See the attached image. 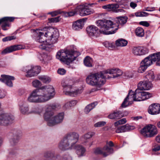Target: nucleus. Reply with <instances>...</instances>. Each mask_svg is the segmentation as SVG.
<instances>
[{
  "instance_id": "obj_51",
  "label": "nucleus",
  "mask_w": 160,
  "mask_h": 160,
  "mask_svg": "<svg viewBox=\"0 0 160 160\" xmlns=\"http://www.w3.org/2000/svg\"><path fill=\"white\" fill-rule=\"evenodd\" d=\"M61 13V12L60 10H57L53 12H49L48 13V14L51 15L52 17H54Z\"/></svg>"
},
{
  "instance_id": "obj_33",
  "label": "nucleus",
  "mask_w": 160,
  "mask_h": 160,
  "mask_svg": "<svg viewBox=\"0 0 160 160\" xmlns=\"http://www.w3.org/2000/svg\"><path fill=\"white\" fill-rule=\"evenodd\" d=\"M44 156L46 158L52 157V160H59V157L53 156V154L50 151H47L44 154Z\"/></svg>"
},
{
  "instance_id": "obj_11",
  "label": "nucleus",
  "mask_w": 160,
  "mask_h": 160,
  "mask_svg": "<svg viewBox=\"0 0 160 160\" xmlns=\"http://www.w3.org/2000/svg\"><path fill=\"white\" fill-rule=\"evenodd\" d=\"M62 85L63 88V92L66 95L74 97L81 93L83 91L82 89L77 90L74 91H71L72 86L67 81L62 82Z\"/></svg>"
},
{
  "instance_id": "obj_54",
  "label": "nucleus",
  "mask_w": 160,
  "mask_h": 160,
  "mask_svg": "<svg viewBox=\"0 0 160 160\" xmlns=\"http://www.w3.org/2000/svg\"><path fill=\"white\" fill-rule=\"evenodd\" d=\"M112 4H108L107 5H105L102 6V8L104 9H107L108 10L111 11Z\"/></svg>"
},
{
  "instance_id": "obj_5",
  "label": "nucleus",
  "mask_w": 160,
  "mask_h": 160,
  "mask_svg": "<svg viewBox=\"0 0 160 160\" xmlns=\"http://www.w3.org/2000/svg\"><path fill=\"white\" fill-rule=\"evenodd\" d=\"M54 108L52 106H47L43 115L44 120L47 122L49 126H54L62 122L64 118V114L63 112L53 116Z\"/></svg>"
},
{
  "instance_id": "obj_41",
  "label": "nucleus",
  "mask_w": 160,
  "mask_h": 160,
  "mask_svg": "<svg viewBox=\"0 0 160 160\" xmlns=\"http://www.w3.org/2000/svg\"><path fill=\"white\" fill-rule=\"evenodd\" d=\"M95 134L93 132H88L84 135V138L85 139H88L91 138Z\"/></svg>"
},
{
  "instance_id": "obj_27",
  "label": "nucleus",
  "mask_w": 160,
  "mask_h": 160,
  "mask_svg": "<svg viewBox=\"0 0 160 160\" xmlns=\"http://www.w3.org/2000/svg\"><path fill=\"white\" fill-rule=\"evenodd\" d=\"M40 60L42 63L46 64L52 59V56L50 54H43L41 55V57L40 58Z\"/></svg>"
},
{
  "instance_id": "obj_53",
  "label": "nucleus",
  "mask_w": 160,
  "mask_h": 160,
  "mask_svg": "<svg viewBox=\"0 0 160 160\" xmlns=\"http://www.w3.org/2000/svg\"><path fill=\"white\" fill-rule=\"evenodd\" d=\"M75 11H71L68 12H66V16H72L74 15L76 13L78 14V13H77V12L76 9Z\"/></svg>"
},
{
  "instance_id": "obj_30",
  "label": "nucleus",
  "mask_w": 160,
  "mask_h": 160,
  "mask_svg": "<svg viewBox=\"0 0 160 160\" xmlns=\"http://www.w3.org/2000/svg\"><path fill=\"white\" fill-rule=\"evenodd\" d=\"M97 104V102H95L92 103L91 104L87 105L84 109L85 113L86 114L88 113L91 110L94 108Z\"/></svg>"
},
{
  "instance_id": "obj_39",
  "label": "nucleus",
  "mask_w": 160,
  "mask_h": 160,
  "mask_svg": "<svg viewBox=\"0 0 160 160\" xmlns=\"http://www.w3.org/2000/svg\"><path fill=\"white\" fill-rule=\"evenodd\" d=\"M140 56L142 55L148 53V50L147 48L144 47H140Z\"/></svg>"
},
{
  "instance_id": "obj_57",
  "label": "nucleus",
  "mask_w": 160,
  "mask_h": 160,
  "mask_svg": "<svg viewBox=\"0 0 160 160\" xmlns=\"http://www.w3.org/2000/svg\"><path fill=\"white\" fill-rule=\"evenodd\" d=\"M157 65L160 66V52H158V61L156 62Z\"/></svg>"
},
{
  "instance_id": "obj_20",
  "label": "nucleus",
  "mask_w": 160,
  "mask_h": 160,
  "mask_svg": "<svg viewBox=\"0 0 160 160\" xmlns=\"http://www.w3.org/2000/svg\"><path fill=\"white\" fill-rule=\"evenodd\" d=\"M134 128H135L134 126L127 124L125 125L118 127L116 130V132L117 133L123 132L133 130Z\"/></svg>"
},
{
  "instance_id": "obj_6",
  "label": "nucleus",
  "mask_w": 160,
  "mask_h": 160,
  "mask_svg": "<svg viewBox=\"0 0 160 160\" xmlns=\"http://www.w3.org/2000/svg\"><path fill=\"white\" fill-rule=\"evenodd\" d=\"M106 78L104 71L91 73L87 77L86 82L90 85L100 88L105 83Z\"/></svg>"
},
{
  "instance_id": "obj_49",
  "label": "nucleus",
  "mask_w": 160,
  "mask_h": 160,
  "mask_svg": "<svg viewBox=\"0 0 160 160\" xmlns=\"http://www.w3.org/2000/svg\"><path fill=\"white\" fill-rule=\"evenodd\" d=\"M76 153L78 157H80L85 155V151H76Z\"/></svg>"
},
{
  "instance_id": "obj_42",
  "label": "nucleus",
  "mask_w": 160,
  "mask_h": 160,
  "mask_svg": "<svg viewBox=\"0 0 160 160\" xmlns=\"http://www.w3.org/2000/svg\"><path fill=\"white\" fill-rule=\"evenodd\" d=\"M127 122L125 118H123L118 121L114 123L115 126H117L120 124H123Z\"/></svg>"
},
{
  "instance_id": "obj_32",
  "label": "nucleus",
  "mask_w": 160,
  "mask_h": 160,
  "mask_svg": "<svg viewBox=\"0 0 160 160\" xmlns=\"http://www.w3.org/2000/svg\"><path fill=\"white\" fill-rule=\"evenodd\" d=\"M78 102L76 100H73L68 102L66 103L63 106V108L64 109H68L70 108L71 107L74 106Z\"/></svg>"
},
{
  "instance_id": "obj_26",
  "label": "nucleus",
  "mask_w": 160,
  "mask_h": 160,
  "mask_svg": "<svg viewBox=\"0 0 160 160\" xmlns=\"http://www.w3.org/2000/svg\"><path fill=\"white\" fill-rule=\"evenodd\" d=\"M128 19L127 16H120L116 18V21L118 25H123L127 22Z\"/></svg>"
},
{
  "instance_id": "obj_8",
  "label": "nucleus",
  "mask_w": 160,
  "mask_h": 160,
  "mask_svg": "<svg viewBox=\"0 0 160 160\" xmlns=\"http://www.w3.org/2000/svg\"><path fill=\"white\" fill-rule=\"evenodd\" d=\"M80 55V53L77 51L62 49L58 52L56 58L61 62L68 65Z\"/></svg>"
},
{
  "instance_id": "obj_46",
  "label": "nucleus",
  "mask_w": 160,
  "mask_h": 160,
  "mask_svg": "<svg viewBox=\"0 0 160 160\" xmlns=\"http://www.w3.org/2000/svg\"><path fill=\"white\" fill-rule=\"evenodd\" d=\"M132 75L130 72H125L123 73L122 75V77L125 78H132Z\"/></svg>"
},
{
  "instance_id": "obj_43",
  "label": "nucleus",
  "mask_w": 160,
  "mask_h": 160,
  "mask_svg": "<svg viewBox=\"0 0 160 160\" xmlns=\"http://www.w3.org/2000/svg\"><path fill=\"white\" fill-rule=\"evenodd\" d=\"M136 17H145L148 15V14L145 12H137L134 13Z\"/></svg>"
},
{
  "instance_id": "obj_63",
  "label": "nucleus",
  "mask_w": 160,
  "mask_h": 160,
  "mask_svg": "<svg viewBox=\"0 0 160 160\" xmlns=\"http://www.w3.org/2000/svg\"><path fill=\"white\" fill-rule=\"evenodd\" d=\"M148 8H147L146 9V11L151 12V11H154L155 10V8L154 7H152V8H150V9H148Z\"/></svg>"
},
{
  "instance_id": "obj_28",
  "label": "nucleus",
  "mask_w": 160,
  "mask_h": 160,
  "mask_svg": "<svg viewBox=\"0 0 160 160\" xmlns=\"http://www.w3.org/2000/svg\"><path fill=\"white\" fill-rule=\"evenodd\" d=\"M128 44V41L123 39L120 38L118 39L116 41L115 44L117 47H124Z\"/></svg>"
},
{
  "instance_id": "obj_18",
  "label": "nucleus",
  "mask_w": 160,
  "mask_h": 160,
  "mask_svg": "<svg viewBox=\"0 0 160 160\" xmlns=\"http://www.w3.org/2000/svg\"><path fill=\"white\" fill-rule=\"evenodd\" d=\"M149 113L152 114H157L160 112V105L159 104L154 103L150 105L148 109Z\"/></svg>"
},
{
  "instance_id": "obj_15",
  "label": "nucleus",
  "mask_w": 160,
  "mask_h": 160,
  "mask_svg": "<svg viewBox=\"0 0 160 160\" xmlns=\"http://www.w3.org/2000/svg\"><path fill=\"white\" fill-rule=\"evenodd\" d=\"M76 10L77 13L81 16H84L92 13L93 10L88 8L85 5H80L77 7Z\"/></svg>"
},
{
  "instance_id": "obj_58",
  "label": "nucleus",
  "mask_w": 160,
  "mask_h": 160,
  "mask_svg": "<svg viewBox=\"0 0 160 160\" xmlns=\"http://www.w3.org/2000/svg\"><path fill=\"white\" fill-rule=\"evenodd\" d=\"M152 154L159 155H160V151H152Z\"/></svg>"
},
{
  "instance_id": "obj_21",
  "label": "nucleus",
  "mask_w": 160,
  "mask_h": 160,
  "mask_svg": "<svg viewBox=\"0 0 160 160\" xmlns=\"http://www.w3.org/2000/svg\"><path fill=\"white\" fill-rule=\"evenodd\" d=\"M22 48V47L21 45L12 46L9 47L7 48L2 51V54H5L7 53L12 52L13 51L20 50Z\"/></svg>"
},
{
  "instance_id": "obj_52",
  "label": "nucleus",
  "mask_w": 160,
  "mask_h": 160,
  "mask_svg": "<svg viewBox=\"0 0 160 160\" xmlns=\"http://www.w3.org/2000/svg\"><path fill=\"white\" fill-rule=\"evenodd\" d=\"M58 73L61 75H63L65 74L66 72V71L63 68H59L58 70Z\"/></svg>"
},
{
  "instance_id": "obj_47",
  "label": "nucleus",
  "mask_w": 160,
  "mask_h": 160,
  "mask_svg": "<svg viewBox=\"0 0 160 160\" xmlns=\"http://www.w3.org/2000/svg\"><path fill=\"white\" fill-rule=\"evenodd\" d=\"M104 45L107 48H113L114 47L113 43H110L107 41L104 42Z\"/></svg>"
},
{
  "instance_id": "obj_48",
  "label": "nucleus",
  "mask_w": 160,
  "mask_h": 160,
  "mask_svg": "<svg viewBox=\"0 0 160 160\" xmlns=\"http://www.w3.org/2000/svg\"><path fill=\"white\" fill-rule=\"evenodd\" d=\"M48 20L51 22H56L60 20V18L59 17H58L54 18H49Z\"/></svg>"
},
{
  "instance_id": "obj_35",
  "label": "nucleus",
  "mask_w": 160,
  "mask_h": 160,
  "mask_svg": "<svg viewBox=\"0 0 160 160\" xmlns=\"http://www.w3.org/2000/svg\"><path fill=\"white\" fill-rule=\"evenodd\" d=\"M135 33L137 36L140 37L143 36L144 33L143 29L140 27H138L136 29Z\"/></svg>"
},
{
  "instance_id": "obj_64",
  "label": "nucleus",
  "mask_w": 160,
  "mask_h": 160,
  "mask_svg": "<svg viewBox=\"0 0 160 160\" xmlns=\"http://www.w3.org/2000/svg\"><path fill=\"white\" fill-rule=\"evenodd\" d=\"M156 140L157 142L160 143V135L157 136L156 137Z\"/></svg>"
},
{
  "instance_id": "obj_59",
  "label": "nucleus",
  "mask_w": 160,
  "mask_h": 160,
  "mask_svg": "<svg viewBox=\"0 0 160 160\" xmlns=\"http://www.w3.org/2000/svg\"><path fill=\"white\" fill-rule=\"evenodd\" d=\"M5 95L4 92L3 91H1L0 90V98L4 97Z\"/></svg>"
},
{
  "instance_id": "obj_12",
  "label": "nucleus",
  "mask_w": 160,
  "mask_h": 160,
  "mask_svg": "<svg viewBox=\"0 0 160 160\" xmlns=\"http://www.w3.org/2000/svg\"><path fill=\"white\" fill-rule=\"evenodd\" d=\"M14 116L8 113H2L0 114V125H8L12 123L14 120Z\"/></svg>"
},
{
  "instance_id": "obj_1",
  "label": "nucleus",
  "mask_w": 160,
  "mask_h": 160,
  "mask_svg": "<svg viewBox=\"0 0 160 160\" xmlns=\"http://www.w3.org/2000/svg\"><path fill=\"white\" fill-rule=\"evenodd\" d=\"M32 31L36 36L37 41L41 43L39 48L43 49H47L49 46L56 43L59 36L58 29L47 27L41 30H32Z\"/></svg>"
},
{
  "instance_id": "obj_50",
  "label": "nucleus",
  "mask_w": 160,
  "mask_h": 160,
  "mask_svg": "<svg viewBox=\"0 0 160 160\" xmlns=\"http://www.w3.org/2000/svg\"><path fill=\"white\" fill-rule=\"evenodd\" d=\"M119 8V6L118 4H116L112 5V7L111 11L116 12L117 9Z\"/></svg>"
},
{
  "instance_id": "obj_40",
  "label": "nucleus",
  "mask_w": 160,
  "mask_h": 160,
  "mask_svg": "<svg viewBox=\"0 0 160 160\" xmlns=\"http://www.w3.org/2000/svg\"><path fill=\"white\" fill-rule=\"evenodd\" d=\"M140 47H134L132 49V53L136 56H140Z\"/></svg>"
},
{
  "instance_id": "obj_60",
  "label": "nucleus",
  "mask_w": 160,
  "mask_h": 160,
  "mask_svg": "<svg viewBox=\"0 0 160 160\" xmlns=\"http://www.w3.org/2000/svg\"><path fill=\"white\" fill-rule=\"evenodd\" d=\"M152 150H160V146L158 145H156Z\"/></svg>"
},
{
  "instance_id": "obj_14",
  "label": "nucleus",
  "mask_w": 160,
  "mask_h": 160,
  "mask_svg": "<svg viewBox=\"0 0 160 160\" xmlns=\"http://www.w3.org/2000/svg\"><path fill=\"white\" fill-rule=\"evenodd\" d=\"M24 71L27 72L26 77L30 78L38 74L40 71V67L36 66H27L24 68Z\"/></svg>"
},
{
  "instance_id": "obj_29",
  "label": "nucleus",
  "mask_w": 160,
  "mask_h": 160,
  "mask_svg": "<svg viewBox=\"0 0 160 160\" xmlns=\"http://www.w3.org/2000/svg\"><path fill=\"white\" fill-rule=\"evenodd\" d=\"M113 151H94V153L96 154H101L106 157L113 153Z\"/></svg>"
},
{
  "instance_id": "obj_45",
  "label": "nucleus",
  "mask_w": 160,
  "mask_h": 160,
  "mask_svg": "<svg viewBox=\"0 0 160 160\" xmlns=\"http://www.w3.org/2000/svg\"><path fill=\"white\" fill-rule=\"evenodd\" d=\"M106 124V122L104 121H100L95 123L94 126L95 127H100L104 126Z\"/></svg>"
},
{
  "instance_id": "obj_2",
  "label": "nucleus",
  "mask_w": 160,
  "mask_h": 160,
  "mask_svg": "<svg viewBox=\"0 0 160 160\" xmlns=\"http://www.w3.org/2000/svg\"><path fill=\"white\" fill-rule=\"evenodd\" d=\"M55 95L54 88L52 86L47 85L33 91L28 97V100L32 102H44L52 98Z\"/></svg>"
},
{
  "instance_id": "obj_38",
  "label": "nucleus",
  "mask_w": 160,
  "mask_h": 160,
  "mask_svg": "<svg viewBox=\"0 0 160 160\" xmlns=\"http://www.w3.org/2000/svg\"><path fill=\"white\" fill-rule=\"evenodd\" d=\"M113 146L114 144L112 141L107 142L106 145L103 147V150H110L111 147Z\"/></svg>"
},
{
  "instance_id": "obj_16",
  "label": "nucleus",
  "mask_w": 160,
  "mask_h": 160,
  "mask_svg": "<svg viewBox=\"0 0 160 160\" xmlns=\"http://www.w3.org/2000/svg\"><path fill=\"white\" fill-rule=\"evenodd\" d=\"M1 77V78H0V81L5 83L8 86L10 87L12 86V80H14L15 78L14 77L5 75H2Z\"/></svg>"
},
{
  "instance_id": "obj_44",
  "label": "nucleus",
  "mask_w": 160,
  "mask_h": 160,
  "mask_svg": "<svg viewBox=\"0 0 160 160\" xmlns=\"http://www.w3.org/2000/svg\"><path fill=\"white\" fill-rule=\"evenodd\" d=\"M32 85L35 88H38L41 85V83L38 80H36L32 82Z\"/></svg>"
},
{
  "instance_id": "obj_17",
  "label": "nucleus",
  "mask_w": 160,
  "mask_h": 160,
  "mask_svg": "<svg viewBox=\"0 0 160 160\" xmlns=\"http://www.w3.org/2000/svg\"><path fill=\"white\" fill-rule=\"evenodd\" d=\"M105 74H112L113 78H118L121 76H122L123 72L120 69H108L104 70Z\"/></svg>"
},
{
  "instance_id": "obj_10",
  "label": "nucleus",
  "mask_w": 160,
  "mask_h": 160,
  "mask_svg": "<svg viewBox=\"0 0 160 160\" xmlns=\"http://www.w3.org/2000/svg\"><path fill=\"white\" fill-rule=\"evenodd\" d=\"M157 128L153 125L149 124L144 128L141 131V133L144 137H151L158 133Z\"/></svg>"
},
{
  "instance_id": "obj_37",
  "label": "nucleus",
  "mask_w": 160,
  "mask_h": 160,
  "mask_svg": "<svg viewBox=\"0 0 160 160\" xmlns=\"http://www.w3.org/2000/svg\"><path fill=\"white\" fill-rule=\"evenodd\" d=\"M42 108L38 107H36L30 111V113L40 114L42 112Z\"/></svg>"
},
{
  "instance_id": "obj_62",
  "label": "nucleus",
  "mask_w": 160,
  "mask_h": 160,
  "mask_svg": "<svg viewBox=\"0 0 160 160\" xmlns=\"http://www.w3.org/2000/svg\"><path fill=\"white\" fill-rule=\"evenodd\" d=\"M8 41L11 40H12L15 39H16V37L14 36L8 37Z\"/></svg>"
},
{
  "instance_id": "obj_61",
  "label": "nucleus",
  "mask_w": 160,
  "mask_h": 160,
  "mask_svg": "<svg viewBox=\"0 0 160 160\" xmlns=\"http://www.w3.org/2000/svg\"><path fill=\"white\" fill-rule=\"evenodd\" d=\"M137 4L133 2H131L130 3V6L132 8H134L137 6Z\"/></svg>"
},
{
  "instance_id": "obj_7",
  "label": "nucleus",
  "mask_w": 160,
  "mask_h": 160,
  "mask_svg": "<svg viewBox=\"0 0 160 160\" xmlns=\"http://www.w3.org/2000/svg\"><path fill=\"white\" fill-rule=\"evenodd\" d=\"M96 23L99 28L100 33L104 34H114L118 29L119 25H116L110 20H99L96 21Z\"/></svg>"
},
{
  "instance_id": "obj_9",
  "label": "nucleus",
  "mask_w": 160,
  "mask_h": 160,
  "mask_svg": "<svg viewBox=\"0 0 160 160\" xmlns=\"http://www.w3.org/2000/svg\"><path fill=\"white\" fill-rule=\"evenodd\" d=\"M158 61V52L153 53L146 58L141 62L139 68V71L140 73L144 72L153 63V62Z\"/></svg>"
},
{
  "instance_id": "obj_36",
  "label": "nucleus",
  "mask_w": 160,
  "mask_h": 160,
  "mask_svg": "<svg viewBox=\"0 0 160 160\" xmlns=\"http://www.w3.org/2000/svg\"><path fill=\"white\" fill-rule=\"evenodd\" d=\"M39 79L43 82L45 83H48L51 81V79L49 77L46 76H41L38 78Z\"/></svg>"
},
{
  "instance_id": "obj_31",
  "label": "nucleus",
  "mask_w": 160,
  "mask_h": 160,
  "mask_svg": "<svg viewBox=\"0 0 160 160\" xmlns=\"http://www.w3.org/2000/svg\"><path fill=\"white\" fill-rule=\"evenodd\" d=\"M155 75L154 72L152 71H149L147 73L146 75V78L150 82L153 81L155 78Z\"/></svg>"
},
{
  "instance_id": "obj_34",
  "label": "nucleus",
  "mask_w": 160,
  "mask_h": 160,
  "mask_svg": "<svg viewBox=\"0 0 160 160\" xmlns=\"http://www.w3.org/2000/svg\"><path fill=\"white\" fill-rule=\"evenodd\" d=\"M84 65L87 67H92V60L91 58L88 56L86 57L84 60Z\"/></svg>"
},
{
  "instance_id": "obj_24",
  "label": "nucleus",
  "mask_w": 160,
  "mask_h": 160,
  "mask_svg": "<svg viewBox=\"0 0 160 160\" xmlns=\"http://www.w3.org/2000/svg\"><path fill=\"white\" fill-rule=\"evenodd\" d=\"M84 20V18H82L74 22L72 24L73 29L78 30L82 29L83 26V22Z\"/></svg>"
},
{
  "instance_id": "obj_19",
  "label": "nucleus",
  "mask_w": 160,
  "mask_h": 160,
  "mask_svg": "<svg viewBox=\"0 0 160 160\" xmlns=\"http://www.w3.org/2000/svg\"><path fill=\"white\" fill-rule=\"evenodd\" d=\"M152 86L151 83L146 80L140 82L138 85V88L141 90H148L150 89Z\"/></svg>"
},
{
  "instance_id": "obj_13",
  "label": "nucleus",
  "mask_w": 160,
  "mask_h": 160,
  "mask_svg": "<svg viewBox=\"0 0 160 160\" xmlns=\"http://www.w3.org/2000/svg\"><path fill=\"white\" fill-rule=\"evenodd\" d=\"M10 139V142L11 145L14 146L19 142L22 136L21 132L19 131H15L10 132L8 135Z\"/></svg>"
},
{
  "instance_id": "obj_3",
  "label": "nucleus",
  "mask_w": 160,
  "mask_h": 160,
  "mask_svg": "<svg viewBox=\"0 0 160 160\" xmlns=\"http://www.w3.org/2000/svg\"><path fill=\"white\" fill-rule=\"evenodd\" d=\"M79 138V134L75 132H70L65 134L59 143V148L62 150H84L81 144H77Z\"/></svg>"
},
{
  "instance_id": "obj_25",
  "label": "nucleus",
  "mask_w": 160,
  "mask_h": 160,
  "mask_svg": "<svg viewBox=\"0 0 160 160\" xmlns=\"http://www.w3.org/2000/svg\"><path fill=\"white\" fill-rule=\"evenodd\" d=\"M20 109L21 113L23 114H29L31 113L29 110L28 106L25 102H22L20 104Z\"/></svg>"
},
{
  "instance_id": "obj_55",
  "label": "nucleus",
  "mask_w": 160,
  "mask_h": 160,
  "mask_svg": "<svg viewBox=\"0 0 160 160\" xmlns=\"http://www.w3.org/2000/svg\"><path fill=\"white\" fill-rule=\"evenodd\" d=\"M139 23L140 25L145 27H148L149 26V23L146 21H141Z\"/></svg>"
},
{
  "instance_id": "obj_56",
  "label": "nucleus",
  "mask_w": 160,
  "mask_h": 160,
  "mask_svg": "<svg viewBox=\"0 0 160 160\" xmlns=\"http://www.w3.org/2000/svg\"><path fill=\"white\" fill-rule=\"evenodd\" d=\"M63 158L65 160H72V157L68 154L64 155Z\"/></svg>"
},
{
  "instance_id": "obj_4",
  "label": "nucleus",
  "mask_w": 160,
  "mask_h": 160,
  "mask_svg": "<svg viewBox=\"0 0 160 160\" xmlns=\"http://www.w3.org/2000/svg\"><path fill=\"white\" fill-rule=\"evenodd\" d=\"M150 93L143 92L137 88L135 92L132 90L129 91L128 95L125 99L122 104V108H125L129 104H131L133 101H140L146 100L151 97Z\"/></svg>"
},
{
  "instance_id": "obj_22",
  "label": "nucleus",
  "mask_w": 160,
  "mask_h": 160,
  "mask_svg": "<svg viewBox=\"0 0 160 160\" xmlns=\"http://www.w3.org/2000/svg\"><path fill=\"white\" fill-rule=\"evenodd\" d=\"M123 116H124L122 114L121 111L116 110L110 114L108 116V118L111 119L117 120Z\"/></svg>"
},
{
  "instance_id": "obj_23",
  "label": "nucleus",
  "mask_w": 160,
  "mask_h": 160,
  "mask_svg": "<svg viewBox=\"0 0 160 160\" xmlns=\"http://www.w3.org/2000/svg\"><path fill=\"white\" fill-rule=\"evenodd\" d=\"M98 28L96 26L91 25L87 28V31L90 36H94L98 33Z\"/></svg>"
}]
</instances>
